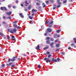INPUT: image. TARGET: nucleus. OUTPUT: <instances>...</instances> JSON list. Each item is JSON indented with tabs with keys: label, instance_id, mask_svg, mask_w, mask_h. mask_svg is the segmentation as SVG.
<instances>
[{
	"label": "nucleus",
	"instance_id": "obj_48",
	"mask_svg": "<svg viewBox=\"0 0 76 76\" xmlns=\"http://www.w3.org/2000/svg\"><path fill=\"white\" fill-rule=\"evenodd\" d=\"M54 61L55 62H57V59H55Z\"/></svg>",
	"mask_w": 76,
	"mask_h": 76
},
{
	"label": "nucleus",
	"instance_id": "obj_8",
	"mask_svg": "<svg viewBox=\"0 0 76 76\" xmlns=\"http://www.w3.org/2000/svg\"><path fill=\"white\" fill-rule=\"evenodd\" d=\"M25 3H26V4H25V6H28V5L29 4L28 3V1H26Z\"/></svg>",
	"mask_w": 76,
	"mask_h": 76
},
{
	"label": "nucleus",
	"instance_id": "obj_38",
	"mask_svg": "<svg viewBox=\"0 0 76 76\" xmlns=\"http://www.w3.org/2000/svg\"><path fill=\"white\" fill-rule=\"evenodd\" d=\"M29 18L30 19H32V17H31V16H29Z\"/></svg>",
	"mask_w": 76,
	"mask_h": 76
},
{
	"label": "nucleus",
	"instance_id": "obj_40",
	"mask_svg": "<svg viewBox=\"0 0 76 76\" xmlns=\"http://www.w3.org/2000/svg\"><path fill=\"white\" fill-rule=\"evenodd\" d=\"M33 21H30V23H31V24H32V23H33Z\"/></svg>",
	"mask_w": 76,
	"mask_h": 76
},
{
	"label": "nucleus",
	"instance_id": "obj_53",
	"mask_svg": "<svg viewBox=\"0 0 76 76\" xmlns=\"http://www.w3.org/2000/svg\"><path fill=\"white\" fill-rule=\"evenodd\" d=\"M71 49V48L70 47H69L68 48V50H70Z\"/></svg>",
	"mask_w": 76,
	"mask_h": 76
},
{
	"label": "nucleus",
	"instance_id": "obj_19",
	"mask_svg": "<svg viewBox=\"0 0 76 76\" xmlns=\"http://www.w3.org/2000/svg\"><path fill=\"white\" fill-rule=\"evenodd\" d=\"M41 28V30H43V29H44V27L43 26H42Z\"/></svg>",
	"mask_w": 76,
	"mask_h": 76
},
{
	"label": "nucleus",
	"instance_id": "obj_31",
	"mask_svg": "<svg viewBox=\"0 0 76 76\" xmlns=\"http://www.w3.org/2000/svg\"><path fill=\"white\" fill-rule=\"evenodd\" d=\"M6 18L7 19H10L11 18L10 16H9L8 17H7Z\"/></svg>",
	"mask_w": 76,
	"mask_h": 76
},
{
	"label": "nucleus",
	"instance_id": "obj_33",
	"mask_svg": "<svg viewBox=\"0 0 76 76\" xmlns=\"http://www.w3.org/2000/svg\"><path fill=\"white\" fill-rule=\"evenodd\" d=\"M55 59H54V58H53L52 59V61H54Z\"/></svg>",
	"mask_w": 76,
	"mask_h": 76
},
{
	"label": "nucleus",
	"instance_id": "obj_1",
	"mask_svg": "<svg viewBox=\"0 0 76 76\" xmlns=\"http://www.w3.org/2000/svg\"><path fill=\"white\" fill-rule=\"evenodd\" d=\"M8 31H9L10 32H11L12 34H13L14 32H16V29L14 28L13 29L10 28L8 29Z\"/></svg>",
	"mask_w": 76,
	"mask_h": 76
},
{
	"label": "nucleus",
	"instance_id": "obj_57",
	"mask_svg": "<svg viewBox=\"0 0 76 76\" xmlns=\"http://www.w3.org/2000/svg\"><path fill=\"white\" fill-rule=\"evenodd\" d=\"M46 3L47 4H48V1H46Z\"/></svg>",
	"mask_w": 76,
	"mask_h": 76
},
{
	"label": "nucleus",
	"instance_id": "obj_24",
	"mask_svg": "<svg viewBox=\"0 0 76 76\" xmlns=\"http://www.w3.org/2000/svg\"><path fill=\"white\" fill-rule=\"evenodd\" d=\"M50 37H46V39H47V40H49V39H50Z\"/></svg>",
	"mask_w": 76,
	"mask_h": 76
},
{
	"label": "nucleus",
	"instance_id": "obj_14",
	"mask_svg": "<svg viewBox=\"0 0 76 76\" xmlns=\"http://www.w3.org/2000/svg\"><path fill=\"white\" fill-rule=\"evenodd\" d=\"M56 46L57 47H58V48H59V47H60V45H59V44H57L56 45Z\"/></svg>",
	"mask_w": 76,
	"mask_h": 76
},
{
	"label": "nucleus",
	"instance_id": "obj_20",
	"mask_svg": "<svg viewBox=\"0 0 76 76\" xmlns=\"http://www.w3.org/2000/svg\"><path fill=\"white\" fill-rule=\"evenodd\" d=\"M4 7H1V10H4Z\"/></svg>",
	"mask_w": 76,
	"mask_h": 76
},
{
	"label": "nucleus",
	"instance_id": "obj_6",
	"mask_svg": "<svg viewBox=\"0 0 76 76\" xmlns=\"http://www.w3.org/2000/svg\"><path fill=\"white\" fill-rule=\"evenodd\" d=\"M19 15L22 18H24V17L23 16V14H22V13H20L19 14Z\"/></svg>",
	"mask_w": 76,
	"mask_h": 76
},
{
	"label": "nucleus",
	"instance_id": "obj_49",
	"mask_svg": "<svg viewBox=\"0 0 76 76\" xmlns=\"http://www.w3.org/2000/svg\"><path fill=\"white\" fill-rule=\"evenodd\" d=\"M41 67V66H40V65H38V68H40V67Z\"/></svg>",
	"mask_w": 76,
	"mask_h": 76
},
{
	"label": "nucleus",
	"instance_id": "obj_50",
	"mask_svg": "<svg viewBox=\"0 0 76 76\" xmlns=\"http://www.w3.org/2000/svg\"><path fill=\"white\" fill-rule=\"evenodd\" d=\"M46 53H47V54H49L50 53V52H47Z\"/></svg>",
	"mask_w": 76,
	"mask_h": 76
},
{
	"label": "nucleus",
	"instance_id": "obj_35",
	"mask_svg": "<svg viewBox=\"0 0 76 76\" xmlns=\"http://www.w3.org/2000/svg\"><path fill=\"white\" fill-rule=\"evenodd\" d=\"M1 66L2 67H4L5 66V64H3L2 65H1Z\"/></svg>",
	"mask_w": 76,
	"mask_h": 76
},
{
	"label": "nucleus",
	"instance_id": "obj_55",
	"mask_svg": "<svg viewBox=\"0 0 76 76\" xmlns=\"http://www.w3.org/2000/svg\"><path fill=\"white\" fill-rule=\"evenodd\" d=\"M57 41H58V40H55V42H57Z\"/></svg>",
	"mask_w": 76,
	"mask_h": 76
},
{
	"label": "nucleus",
	"instance_id": "obj_52",
	"mask_svg": "<svg viewBox=\"0 0 76 76\" xmlns=\"http://www.w3.org/2000/svg\"><path fill=\"white\" fill-rule=\"evenodd\" d=\"M10 38V37L9 36H7V39H9Z\"/></svg>",
	"mask_w": 76,
	"mask_h": 76
},
{
	"label": "nucleus",
	"instance_id": "obj_43",
	"mask_svg": "<svg viewBox=\"0 0 76 76\" xmlns=\"http://www.w3.org/2000/svg\"><path fill=\"white\" fill-rule=\"evenodd\" d=\"M12 39L13 38H15V36H12Z\"/></svg>",
	"mask_w": 76,
	"mask_h": 76
},
{
	"label": "nucleus",
	"instance_id": "obj_59",
	"mask_svg": "<svg viewBox=\"0 0 76 76\" xmlns=\"http://www.w3.org/2000/svg\"><path fill=\"white\" fill-rule=\"evenodd\" d=\"M57 2H58V3L60 2V0H57Z\"/></svg>",
	"mask_w": 76,
	"mask_h": 76
},
{
	"label": "nucleus",
	"instance_id": "obj_21",
	"mask_svg": "<svg viewBox=\"0 0 76 76\" xmlns=\"http://www.w3.org/2000/svg\"><path fill=\"white\" fill-rule=\"evenodd\" d=\"M60 31V30H58L57 31H56V32L57 33H59V32Z\"/></svg>",
	"mask_w": 76,
	"mask_h": 76
},
{
	"label": "nucleus",
	"instance_id": "obj_56",
	"mask_svg": "<svg viewBox=\"0 0 76 76\" xmlns=\"http://www.w3.org/2000/svg\"><path fill=\"white\" fill-rule=\"evenodd\" d=\"M17 29H20V27L18 26V27H17Z\"/></svg>",
	"mask_w": 76,
	"mask_h": 76
},
{
	"label": "nucleus",
	"instance_id": "obj_25",
	"mask_svg": "<svg viewBox=\"0 0 76 76\" xmlns=\"http://www.w3.org/2000/svg\"><path fill=\"white\" fill-rule=\"evenodd\" d=\"M0 35H1L2 36V37H3V34L1 33L0 32Z\"/></svg>",
	"mask_w": 76,
	"mask_h": 76
},
{
	"label": "nucleus",
	"instance_id": "obj_63",
	"mask_svg": "<svg viewBox=\"0 0 76 76\" xmlns=\"http://www.w3.org/2000/svg\"><path fill=\"white\" fill-rule=\"evenodd\" d=\"M15 2L16 3H18V1H15Z\"/></svg>",
	"mask_w": 76,
	"mask_h": 76
},
{
	"label": "nucleus",
	"instance_id": "obj_15",
	"mask_svg": "<svg viewBox=\"0 0 76 76\" xmlns=\"http://www.w3.org/2000/svg\"><path fill=\"white\" fill-rule=\"evenodd\" d=\"M36 48L37 50H39V45H37Z\"/></svg>",
	"mask_w": 76,
	"mask_h": 76
},
{
	"label": "nucleus",
	"instance_id": "obj_64",
	"mask_svg": "<svg viewBox=\"0 0 76 76\" xmlns=\"http://www.w3.org/2000/svg\"><path fill=\"white\" fill-rule=\"evenodd\" d=\"M5 24V22H4L2 23V24Z\"/></svg>",
	"mask_w": 76,
	"mask_h": 76
},
{
	"label": "nucleus",
	"instance_id": "obj_54",
	"mask_svg": "<svg viewBox=\"0 0 76 76\" xmlns=\"http://www.w3.org/2000/svg\"><path fill=\"white\" fill-rule=\"evenodd\" d=\"M13 9H15V8H16V6H13Z\"/></svg>",
	"mask_w": 76,
	"mask_h": 76
},
{
	"label": "nucleus",
	"instance_id": "obj_9",
	"mask_svg": "<svg viewBox=\"0 0 76 76\" xmlns=\"http://www.w3.org/2000/svg\"><path fill=\"white\" fill-rule=\"evenodd\" d=\"M13 64V62H11L9 64H7L6 65L8 66H11L12 64Z\"/></svg>",
	"mask_w": 76,
	"mask_h": 76
},
{
	"label": "nucleus",
	"instance_id": "obj_51",
	"mask_svg": "<svg viewBox=\"0 0 76 76\" xmlns=\"http://www.w3.org/2000/svg\"><path fill=\"white\" fill-rule=\"evenodd\" d=\"M60 50V49H59V48L57 49L56 50V51L57 52V51H58V50Z\"/></svg>",
	"mask_w": 76,
	"mask_h": 76
},
{
	"label": "nucleus",
	"instance_id": "obj_11",
	"mask_svg": "<svg viewBox=\"0 0 76 76\" xmlns=\"http://www.w3.org/2000/svg\"><path fill=\"white\" fill-rule=\"evenodd\" d=\"M42 5H43V8H44V7H45V4L43 3L42 4Z\"/></svg>",
	"mask_w": 76,
	"mask_h": 76
},
{
	"label": "nucleus",
	"instance_id": "obj_16",
	"mask_svg": "<svg viewBox=\"0 0 76 76\" xmlns=\"http://www.w3.org/2000/svg\"><path fill=\"white\" fill-rule=\"evenodd\" d=\"M49 24H53V21H51L50 22L49 21Z\"/></svg>",
	"mask_w": 76,
	"mask_h": 76
},
{
	"label": "nucleus",
	"instance_id": "obj_42",
	"mask_svg": "<svg viewBox=\"0 0 76 76\" xmlns=\"http://www.w3.org/2000/svg\"><path fill=\"white\" fill-rule=\"evenodd\" d=\"M48 27H51V26L50 24H48Z\"/></svg>",
	"mask_w": 76,
	"mask_h": 76
},
{
	"label": "nucleus",
	"instance_id": "obj_3",
	"mask_svg": "<svg viewBox=\"0 0 76 76\" xmlns=\"http://www.w3.org/2000/svg\"><path fill=\"white\" fill-rule=\"evenodd\" d=\"M13 58L12 59H10V58H9V60H8V62H10V61H15V58H16V56H14L13 57Z\"/></svg>",
	"mask_w": 76,
	"mask_h": 76
},
{
	"label": "nucleus",
	"instance_id": "obj_60",
	"mask_svg": "<svg viewBox=\"0 0 76 76\" xmlns=\"http://www.w3.org/2000/svg\"><path fill=\"white\" fill-rule=\"evenodd\" d=\"M34 15H35V14H33L31 15L32 16H34Z\"/></svg>",
	"mask_w": 76,
	"mask_h": 76
},
{
	"label": "nucleus",
	"instance_id": "obj_34",
	"mask_svg": "<svg viewBox=\"0 0 76 76\" xmlns=\"http://www.w3.org/2000/svg\"><path fill=\"white\" fill-rule=\"evenodd\" d=\"M48 46H47V47L45 48V49H48Z\"/></svg>",
	"mask_w": 76,
	"mask_h": 76
},
{
	"label": "nucleus",
	"instance_id": "obj_37",
	"mask_svg": "<svg viewBox=\"0 0 76 76\" xmlns=\"http://www.w3.org/2000/svg\"><path fill=\"white\" fill-rule=\"evenodd\" d=\"M8 8H10V7H11V6H10V5H8Z\"/></svg>",
	"mask_w": 76,
	"mask_h": 76
},
{
	"label": "nucleus",
	"instance_id": "obj_41",
	"mask_svg": "<svg viewBox=\"0 0 76 76\" xmlns=\"http://www.w3.org/2000/svg\"><path fill=\"white\" fill-rule=\"evenodd\" d=\"M58 4H59V5H60V4H61V3L60 2H58Z\"/></svg>",
	"mask_w": 76,
	"mask_h": 76
},
{
	"label": "nucleus",
	"instance_id": "obj_29",
	"mask_svg": "<svg viewBox=\"0 0 76 76\" xmlns=\"http://www.w3.org/2000/svg\"><path fill=\"white\" fill-rule=\"evenodd\" d=\"M74 40L75 43H76V38H74Z\"/></svg>",
	"mask_w": 76,
	"mask_h": 76
},
{
	"label": "nucleus",
	"instance_id": "obj_32",
	"mask_svg": "<svg viewBox=\"0 0 76 76\" xmlns=\"http://www.w3.org/2000/svg\"><path fill=\"white\" fill-rule=\"evenodd\" d=\"M3 19H6V16H4L3 17Z\"/></svg>",
	"mask_w": 76,
	"mask_h": 76
},
{
	"label": "nucleus",
	"instance_id": "obj_10",
	"mask_svg": "<svg viewBox=\"0 0 76 76\" xmlns=\"http://www.w3.org/2000/svg\"><path fill=\"white\" fill-rule=\"evenodd\" d=\"M53 56L51 54H49L48 56V58H50V57H52Z\"/></svg>",
	"mask_w": 76,
	"mask_h": 76
},
{
	"label": "nucleus",
	"instance_id": "obj_17",
	"mask_svg": "<svg viewBox=\"0 0 76 76\" xmlns=\"http://www.w3.org/2000/svg\"><path fill=\"white\" fill-rule=\"evenodd\" d=\"M13 26L15 28H17L18 27V26L16 24H14Z\"/></svg>",
	"mask_w": 76,
	"mask_h": 76
},
{
	"label": "nucleus",
	"instance_id": "obj_23",
	"mask_svg": "<svg viewBox=\"0 0 76 76\" xmlns=\"http://www.w3.org/2000/svg\"><path fill=\"white\" fill-rule=\"evenodd\" d=\"M31 6H29L28 7V9H31Z\"/></svg>",
	"mask_w": 76,
	"mask_h": 76
},
{
	"label": "nucleus",
	"instance_id": "obj_18",
	"mask_svg": "<svg viewBox=\"0 0 76 76\" xmlns=\"http://www.w3.org/2000/svg\"><path fill=\"white\" fill-rule=\"evenodd\" d=\"M4 10H5V11H6V10H7V9L6 8V7H4Z\"/></svg>",
	"mask_w": 76,
	"mask_h": 76
},
{
	"label": "nucleus",
	"instance_id": "obj_62",
	"mask_svg": "<svg viewBox=\"0 0 76 76\" xmlns=\"http://www.w3.org/2000/svg\"><path fill=\"white\" fill-rule=\"evenodd\" d=\"M63 55H64V53H61Z\"/></svg>",
	"mask_w": 76,
	"mask_h": 76
},
{
	"label": "nucleus",
	"instance_id": "obj_30",
	"mask_svg": "<svg viewBox=\"0 0 76 76\" xmlns=\"http://www.w3.org/2000/svg\"><path fill=\"white\" fill-rule=\"evenodd\" d=\"M46 43H47V44H50V41H46Z\"/></svg>",
	"mask_w": 76,
	"mask_h": 76
},
{
	"label": "nucleus",
	"instance_id": "obj_26",
	"mask_svg": "<svg viewBox=\"0 0 76 76\" xmlns=\"http://www.w3.org/2000/svg\"><path fill=\"white\" fill-rule=\"evenodd\" d=\"M60 6H61L60 5H58L57 6V8H58L59 7H60Z\"/></svg>",
	"mask_w": 76,
	"mask_h": 76
},
{
	"label": "nucleus",
	"instance_id": "obj_5",
	"mask_svg": "<svg viewBox=\"0 0 76 76\" xmlns=\"http://www.w3.org/2000/svg\"><path fill=\"white\" fill-rule=\"evenodd\" d=\"M47 32H51V31H52V30L50 29V28H48L47 29Z\"/></svg>",
	"mask_w": 76,
	"mask_h": 76
},
{
	"label": "nucleus",
	"instance_id": "obj_22",
	"mask_svg": "<svg viewBox=\"0 0 76 76\" xmlns=\"http://www.w3.org/2000/svg\"><path fill=\"white\" fill-rule=\"evenodd\" d=\"M36 4L37 5V6H39V5H41V4L39 3H36Z\"/></svg>",
	"mask_w": 76,
	"mask_h": 76
},
{
	"label": "nucleus",
	"instance_id": "obj_4",
	"mask_svg": "<svg viewBox=\"0 0 76 76\" xmlns=\"http://www.w3.org/2000/svg\"><path fill=\"white\" fill-rule=\"evenodd\" d=\"M6 14H7L8 16H10V15H11L12 14V12L10 11V12H7L6 13Z\"/></svg>",
	"mask_w": 76,
	"mask_h": 76
},
{
	"label": "nucleus",
	"instance_id": "obj_7",
	"mask_svg": "<svg viewBox=\"0 0 76 76\" xmlns=\"http://www.w3.org/2000/svg\"><path fill=\"white\" fill-rule=\"evenodd\" d=\"M37 12L36 10H35L34 9H33L32 10L31 13H34V12Z\"/></svg>",
	"mask_w": 76,
	"mask_h": 76
},
{
	"label": "nucleus",
	"instance_id": "obj_27",
	"mask_svg": "<svg viewBox=\"0 0 76 76\" xmlns=\"http://www.w3.org/2000/svg\"><path fill=\"white\" fill-rule=\"evenodd\" d=\"M50 22V21H46L45 22V23H46V24H48V23Z\"/></svg>",
	"mask_w": 76,
	"mask_h": 76
},
{
	"label": "nucleus",
	"instance_id": "obj_46",
	"mask_svg": "<svg viewBox=\"0 0 76 76\" xmlns=\"http://www.w3.org/2000/svg\"><path fill=\"white\" fill-rule=\"evenodd\" d=\"M51 1L52 2V3H54V1L53 0H51Z\"/></svg>",
	"mask_w": 76,
	"mask_h": 76
},
{
	"label": "nucleus",
	"instance_id": "obj_45",
	"mask_svg": "<svg viewBox=\"0 0 76 76\" xmlns=\"http://www.w3.org/2000/svg\"><path fill=\"white\" fill-rule=\"evenodd\" d=\"M71 45H72V46H73V45H75V44L72 43V44H71Z\"/></svg>",
	"mask_w": 76,
	"mask_h": 76
},
{
	"label": "nucleus",
	"instance_id": "obj_2",
	"mask_svg": "<svg viewBox=\"0 0 76 76\" xmlns=\"http://www.w3.org/2000/svg\"><path fill=\"white\" fill-rule=\"evenodd\" d=\"M44 60L45 61H46V63H48V62L49 63H50L51 62V61L50 59V58H44Z\"/></svg>",
	"mask_w": 76,
	"mask_h": 76
},
{
	"label": "nucleus",
	"instance_id": "obj_13",
	"mask_svg": "<svg viewBox=\"0 0 76 76\" xmlns=\"http://www.w3.org/2000/svg\"><path fill=\"white\" fill-rule=\"evenodd\" d=\"M67 3V0H65L63 1V4H64V3Z\"/></svg>",
	"mask_w": 76,
	"mask_h": 76
},
{
	"label": "nucleus",
	"instance_id": "obj_36",
	"mask_svg": "<svg viewBox=\"0 0 76 76\" xmlns=\"http://www.w3.org/2000/svg\"><path fill=\"white\" fill-rule=\"evenodd\" d=\"M53 44H54V43L52 42L50 44V45L51 46H52V45H53Z\"/></svg>",
	"mask_w": 76,
	"mask_h": 76
},
{
	"label": "nucleus",
	"instance_id": "obj_61",
	"mask_svg": "<svg viewBox=\"0 0 76 76\" xmlns=\"http://www.w3.org/2000/svg\"><path fill=\"white\" fill-rule=\"evenodd\" d=\"M56 37H60V35H59V34H58V36H57H57Z\"/></svg>",
	"mask_w": 76,
	"mask_h": 76
},
{
	"label": "nucleus",
	"instance_id": "obj_47",
	"mask_svg": "<svg viewBox=\"0 0 76 76\" xmlns=\"http://www.w3.org/2000/svg\"><path fill=\"white\" fill-rule=\"evenodd\" d=\"M50 39L52 41H54V39L53 38H51Z\"/></svg>",
	"mask_w": 76,
	"mask_h": 76
},
{
	"label": "nucleus",
	"instance_id": "obj_39",
	"mask_svg": "<svg viewBox=\"0 0 76 76\" xmlns=\"http://www.w3.org/2000/svg\"><path fill=\"white\" fill-rule=\"evenodd\" d=\"M48 34V32H46L45 33V36H47V34Z\"/></svg>",
	"mask_w": 76,
	"mask_h": 76
},
{
	"label": "nucleus",
	"instance_id": "obj_58",
	"mask_svg": "<svg viewBox=\"0 0 76 76\" xmlns=\"http://www.w3.org/2000/svg\"><path fill=\"white\" fill-rule=\"evenodd\" d=\"M55 9H56V8L55 7H53V10H54Z\"/></svg>",
	"mask_w": 76,
	"mask_h": 76
},
{
	"label": "nucleus",
	"instance_id": "obj_44",
	"mask_svg": "<svg viewBox=\"0 0 76 76\" xmlns=\"http://www.w3.org/2000/svg\"><path fill=\"white\" fill-rule=\"evenodd\" d=\"M11 67H15V65H12V66H11Z\"/></svg>",
	"mask_w": 76,
	"mask_h": 76
},
{
	"label": "nucleus",
	"instance_id": "obj_28",
	"mask_svg": "<svg viewBox=\"0 0 76 76\" xmlns=\"http://www.w3.org/2000/svg\"><path fill=\"white\" fill-rule=\"evenodd\" d=\"M57 60H58L57 62H59L60 60V59L59 58H57Z\"/></svg>",
	"mask_w": 76,
	"mask_h": 76
},
{
	"label": "nucleus",
	"instance_id": "obj_12",
	"mask_svg": "<svg viewBox=\"0 0 76 76\" xmlns=\"http://www.w3.org/2000/svg\"><path fill=\"white\" fill-rule=\"evenodd\" d=\"M57 34H56L55 35H54L53 37L54 38H57Z\"/></svg>",
	"mask_w": 76,
	"mask_h": 76
}]
</instances>
